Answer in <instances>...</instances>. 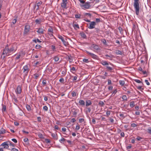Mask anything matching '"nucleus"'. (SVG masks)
Wrapping results in <instances>:
<instances>
[{
  "instance_id": "nucleus-41",
  "label": "nucleus",
  "mask_w": 151,
  "mask_h": 151,
  "mask_svg": "<svg viewBox=\"0 0 151 151\" xmlns=\"http://www.w3.org/2000/svg\"><path fill=\"white\" fill-rule=\"evenodd\" d=\"M101 41L105 45H106V42L105 39H103L101 40Z\"/></svg>"
},
{
  "instance_id": "nucleus-27",
  "label": "nucleus",
  "mask_w": 151,
  "mask_h": 151,
  "mask_svg": "<svg viewBox=\"0 0 151 151\" xmlns=\"http://www.w3.org/2000/svg\"><path fill=\"white\" fill-rule=\"evenodd\" d=\"M61 6L62 7L65 8L66 6V3L65 2H63V3L61 4Z\"/></svg>"
},
{
  "instance_id": "nucleus-5",
  "label": "nucleus",
  "mask_w": 151,
  "mask_h": 151,
  "mask_svg": "<svg viewBox=\"0 0 151 151\" xmlns=\"http://www.w3.org/2000/svg\"><path fill=\"white\" fill-rule=\"evenodd\" d=\"M23 72L25 73V75H27L29 71V68L27 65H26L23 67Z\"/></svg>"
},
{
  "instance_id": "nucleus-28",
  "label": "nucleus",
  "mask_w": 151,
  "mask_h": 151,
  "mask_svg": "<svg viewBox=\"0 0 151 151\" xmlns=\"http://www.w3.org/2000/svg\"><path fill=\"white\" fill-rule=\"evenodd\" d=\"M2 110L3 112L5 111H6V106L5 105H4L3 104H2Z\"/></svg>"
},
{
  "instance_id": "nucleus-2",
  "label": "nucleus",
  "mask_w": 151,
  "mask_h": 151,
  "mask_svg": "<svg viewBox=\"0 0 151 151\" xmlns=\"http://www.w3.org/2000/svg\"><path fill=\"white\" fill-rule=\"evenodd\" d=\"M58 37L63 42V44L65 46H67L68 45V42L65 41L64 39V38L62 36L59 35Z\"/></svg>"
},
{
  "instance_id": "nucleus-13",
  "label": "nucleus",
  "mask_w": 151,
  "mask_h": 151,
  "mask_svg": "<svg viewBox=\"0 0 151 151\" xmlns=\"http://www.w3.org/2000/svg\"><path fill=\"white\" fill-rule=\"evenodd\" d=\"M81 6L82 7H83L86 9H88L90 7V6H88V5L86 4H84L81 5Z\"/></svg>"
},
{
  "instance_id": "nucleus-36",
  "label": "nucleus",
  "mask_w": 151,
  "mask_h": 151,
  "mask_svg": "<svg viewBox=\"0 0 151 151\" xmlns=\"http://www.w3.org/2000/svg\"><path fill=\"white\" fill-rule=\"evenodd\" d=\"M71 94L73 97H75V96H76V93H75V92L74 91H73L71 92Z\"/></svg>"
},
{
  "instance_id": "nucleus-12",
  "label": "nucleus",
  "mask_w": 151,
  "mask_h": 151,
  "mask_svg": "<svg viewBox=\"0 0 151 151\" xmlns=\"http://www.w3.org/2000/svg\"><path fill=\"white\" fill-rule=\"evenodd\" d=\"M80 35L83 38L86 39L87 37L85 33L83 32H81L80 33Z\"/></svg>"
},
{
  "instance_id": "nucleus-18",
  "label": "nucleus",
  "mask_w": 151,
  "mask_h": 151,
  "mask_svg": "<svg viewBox=\"0 0 151 151\" xmlns=\"http://www.w3.org/2000/svg\"><path fill=\"white\" fill-rule=\"evenodd\" d=\"M92 47L94 49L98 50L99 49V48L98 46L96 45L93 44L92 45Z\"/></svg>"
},
{
  "instance_id": "nucleus-9",
  "label": "nucleus",
  "mask_w": 151,
  "mask_h": 151,
  "mask_svg": "<svg viewBox=\"0 0 151 151\" xmlns=\"http://www.w3.org/2000/svg\"><path fill=\"white\" fill-rule=\"evenodd\" d=\"M9 142H6L2 143L1 145V146H4V148H8L9 146V144L8 143Z\"/></svg>"
},
{
  "instance_id": "nucleus-20",
  "label": "nucleus",
  "mask_w": 151,
  "mask_h": 151,
  "mask_svg": "<svg viewBox=\"0 0 151 151\" xmlns=\"http://www.w3.org/2000/svg\"><path fill=\"white\" fill-rule=\"evenodd\" d=\"M80 104L82 106H84L85 105V101L83 100H80L79 101Z\"/></svg>"
},
{
  "instance_id": "nucleus-16",
  "label": "nucleus",
  "mask_w": 151,
  "mask_h": 151,
  "mask_svg": "<svg viewBox=\"0 0 151 151\" xmlns=\"http://www.w3.org/2000/svg\"><path fill=\"white\" fill-rule=\"evenodd\" d=\"M37 32L39 33H41V34H43L44 33V30L42 28H39Z\"/></svg>"
},
{
  "instance_id": "nucleus-42",
  "label": "nucleus",
  "mask_w": 151,
  "mask_h": 151,
  "mask_svg": "<svg viewBox=\"0 0 151 151\" xmlns=\"http://www.w3.org/2000/svg\"><path fill=\"white\" fill-rule=\"evenodd\" d=\"M34 75L35 77V78L36 79H37L39 76V75L37 73L34 74Z\"/></svg>"
},
{
  "instance_id": "nucleus-29",
  "label": "nucleus",
  "mask_w": 151,
  "mask_h": 151,
  "mask_svg": "<svg viewBox=\"0 0 151 151\" xmlns=\"http://www.w3.org/2000/svg\"><path fill=\"white\" fill-rule=\"evenodd\" d=\"M15 19L13 20L12 22V23L14 24H15L16 23V22L17 20V16L16 17L15 16Z\"/></svg>"
},
{
  "instance_id": "nucleus-7",
  "label": "nucleus",
  "mask_w": 151,
  "mask_h": 151,
  "mask_svg": "<svg viewBox=\"0 0 151 151\" xmlns=\"http://www.w3.org/2000/svg\"><path fill=\"white\" fill-rule=\"evenodd\" d=\"M96 23L95 22H92L90 24V25L88 28L90 29H92L95 28Z\"/></svg>"
},
{
  "instance_id": "nucleus-57",
  "label": "nucleus",
  "mask_w": 151,
  "mask_h": 151,
  "mask_svg": "<svg viewBox=\"0 0 151 151\" xmlns=\"http://www.w3.org/2000/svg\"><path fill=\"white\" fill-rule=\"evenodd\" d=\"M76 121V120L75 118H72L70 120V122L72 123H74Z\"/></svg>"
},
{
  "instance_id": "nucleus-44",
  "label": "nucleus",
  "mask_w": 151,
  "mask_h": 151,
  "mask_svg": "<svg viewBox=\"0 0 151 151\" xmlns=\"http://www.w3.org/2000/svg\"><path fill=\"white\" fill-rule=\"evenodd\" d=\"M122 98L124 100H125L126 101H127V97L126 95H123L122 96Z\"/></svg>"
},
{
  "instance_id": "nucleus-52",
  "label": "nucleus",
  "mask_w": 151,
  "mask_h": 151,
  "mask_svg": "<svg viewBox=\"0 0 151 151\" xmlns=\"http://www.w3.org/2000/svg\"><path fill=\"white\" fill-rule=\"evenodd\" d=\"M9 143V145L11 146H12L13 147H14V144L12 143V142H8Z\"/></svg>"
},
{
  "instance_id": "nucleus-49",
  "label": "nucleus",
  "mask_w": 151,
  "mask_h": 151,
  "mask_svg": "<svg viewBox=\"0 0 151 151\" xmlns=\"http://www.w3.org/2000/svg\"><path fill=\"white\" fill-rule=\"evenodd\" d=\"M64 79L63 78H61L60 80H59V81L61 83H63L64 82Z\"/></svg>"
},
{
  "instance_id": "nucleus-21",
  "label": "nucleus",
  "mask_w": 151,
  "mask_h": 151,
  "mask_svg": "<svg viewBox=\"0 0 151 151\" xmlns=\"http://www.w3.org/2000/svg\"><path fill=\"white\" fill-rule=\"evenodd\" d=\"M115 53L116 55H122V52L118 50H116Z\"/></svg>"
},
{
  "instance_id": "nucleus-48",
  "label": "nucleus",
  "mask_w": 151,
  "mask_h": 151,
  "mask_svg": "<svg viewBox=\"0 0 151 151\" xmlns=\"http://www.w3.org/2000/svg\"><path fill=\"white\" fill-rule=\"evenodd\" d=\"M43 109L45 111H47L48 110V107L46 106H44L43 107Z\"/></svg>"
},
{
  "instance_id": "nucleus-22",
  "label": "nucleus",
  "mask_w": 151,
  "mask_h": 151,
  "mask_svg": "<svg viewBox=\"0 0 151 151\" xmlns=\"http://www.w3.org/2000/svg\"><path fill=\"white\" fill-rule=\"evenodd\" d=\"M57 135L56 134H55L54 133H52L51 134V136L52 137L55 139L57 140L58 139V137H57Z\"/></svg>"
},
{
  "instance_id": "nucleus-63",
  "label": "nucleus",
  "mask_w": 151,
  "mask_h": 151,
  "mask_svg": "<svg viewBox=\"0 0 151 151\" xmlns=\"http://www.w3.org/2000/svg\"><path fill=\"white\" fill-rule=\"evenodd\" d=\"M118 29L121 33L122 31H123L122 28L120 27H119Z\"/></svg>"
},
{
  "instance_id": "nucleus-46",
  "label": "nucleus",
  "mask_w": 151,
  "mask_h": 151,
  "mask_svg": "<svg viewBox=\"0 0 151 151\" xmlns=\"http://www.w3.org/2000/svg\"><path fill=\"white\" fill-rule=\"evenodd\" d=\"M105 56L106 57H108L110 58H112L114 57V56L112 55H108V54H106Z\"/></svg>"
},
{
  "instance_id": "nucleus-62",
  "label": "nucleus",
  "mask_w": 151,
  "mask_h": 151,
  "mask_svg": "<svg viewBox=\"0 0 151 151\" xmlns=\"http://www.w3.org/2000/svg\"><path fill=\"white\" fill-rule=\"evenodd\" d=\"M119 116H120L122 117V119H124L125 117V116H124V114H120Z\"/></svg>"
},
{
  "instance_id": "nucleus-30",
  "label": "nucleus",
  "mask_w": 151,
  "mask_h": 151,
  "mask_svg": "<svg viewBox=\"0 0 151 151\" xmlns=\"http://www.w3.org/2000/svg\"><path fill=\"white\" fill-rule=\"evenodd\" d=\"M53 59L55 61L57 62L59 60V58L57 56H55L54 57Z\"/></svg>"
},
{
  "instance_id": "nucleus-8",
  "label": "nucleus",
  "mask_w": 151,
  "mask_h": 151,
  "mask_svg": "<svg viewBox=\"0 0 151 151\" xmlns=\"http://www.w3.org/2000/svg\"><path fill=\"white\" fill-rule=\"evenodd\" d=\"M42 3V2L41 1L37 3L36 4H35V8L37 10H39V6L41 5Z\"/></svg>"
},
{
  "instance_id": "nucleus-1",
  "label": "nucleus",
  "mask_w": 151,
  "mask_h": 151,
  "mask_svg": "<svg viewBox=\"0 0 151 151\" xmlns=\"http://www.w3.org/2000/svg\"><path fill=\"white\" fill-rule=\"evenodd\" d=\"M133 6L135 10V13L138 15L139 12V0H134Z\"/></svg>"
},
{
  "instance_id": "nucleus-15",
  "label": "nucleus",
  "mask_w": 151,
  "mask_h": 151,
  "mask_svg": "<svg viewBox=\"0 0 151 151\" xmlns=\"http://www.w3.org/2000/svg\"><path fill=\"white\" fill-rule=\"evenodd\" d=\"M92 104V102L91 101L89 100H87L86 101V106H88L90 105H91Z\"/></svg>"
},
{
  "instance_id": "nucleus-45",
  "label": "nucleus",
  "mask_w": 151,
  "mask_h": 151,
  "mask_svg": "<svg viewBox=\"0 0 151 151\" xmlns=\"http://www.w3.org/2000/svg\"><path fill=\"white\" fill-rule=\"evenodd\" d=\"M45 141L47 143H50V140L48 139H45Z\"/></svg>"
},
{
  "instance_id": "nucleus-37",
  "label": "nucleus",
  "mask_w": 151,
  "mask_h": 151,
  "mask_svg": "<svg viewBox=\"0 0 151 151\" xmlns=\"http://www.w3.org/2000/svg\"><path fill=\"white\" fill-rule=\"evenodd\" d=\"M81 14H77L75 15V17L76 18H80Z\"/></svg>"
},
{
  "instance_id": "nucleus-55",
  "label": "nucleus",
  "mask_w": 151,
  "mask_h": 151,
  "mask_svg": "<svg viewBox=\"0 0 151 151\" xmlns=\"http://www.w3.org/2000/svg\"><path fill=\"white\" fill-rule=\"evenodd\" d=\"M84 121V119L82 118L80 119H79V122L80 123H82Z\"/></svg>"
},
{
  "instance_id": "nucleus-11",
  "label": "nucleus",
  "mask_w": 151,
  "mask_h": 151,
  "mask_svg": "<svg viewBox=\"0 0 151 151\" xmlns=\"http://www.w3.org/2000/svg\"><path fill=\"white\" fill-rule=\"evenodd\" d=\"M22 92V88L20 85L18 86L17 88V93L20 94Z\"/></svg>"
},
{
  "instance_id": "nucleus-14",
  "label": "nucleus",
  "mask_w": 151,
  "mask_h": 151,
  "mask_svg": "<svg viewBox=\"0 0 151 151\" xmlns=\"http://www.w3.org/2000/svg\"><path fill=\"white\" fill-rule=\"evenodd\" d=\"M106 69L107 71H110V72H112V70H114L113 68L109 66H108V65H107L106 66Z\"/></svg>"
},
{
  "instance_id": "nucleus-34",
  "label": "nucleus",
  "mask_w": 151,
  "mask_h": 151,
  "mask_svg": "<svg viewBox=\"0 0 151 151\" xmlns=\"http://www.w3.org/2000/svg\"><path fill=\"white\" fill-rule=\"evenodd\" d=\"M68 59L70 63L73 61L72 57L71 56H68Z\"/></svg>"
},
{
  "instance_id": "nucleus-33",
  "label": "nucleus",
  "mask_w": 151,
  "mask_h": 151,
  "mask_svg": "<svg viewBox=\"0 0 151 151\" xmlns=\"http://www.w3.org/2000/svg\"><path fill=\"white\" fill-rule=\"evenodd\" d=\"M26 108L27 109V110L28 111H30L31 110V107L29 105L27 104L26 106Z\"/></svg>"
},
{
  "instance_id": "nucleus-53",
  "label": "nucleus",
  "mask_w": 151,
  "mask_h": 151,
  "mask_svg": "<svg viewBox=\"0 0 151 151\" xmlns=\"http://www.w3.org/2000/svg\"><path fill=\"white\" fill-rule=\"evenodd\" d=\"M134 81L137 83H142L139 80L135 79L134 80Z\"/></svg>"
},
{
  "instance_id": "nucleus-58",
  "label": "nucleus",
  "mask_w": 151,
  "mask_h": 151,
  "mask_svg": "<svg viewBox=\"0 0 151 151\" xmlns=\"http://www.w3.org/2000/svg\"><path fill=\"white\" fill-rule=\"evenodd\" d=\"M11 150V151H19L17 149L14 148H12Z\"/></svg>"
},
{
  "instance_id": "nucleus-19",
  "label": "nucleus",
  "mask_w": 151,
  "mask_h": 151,
  "mask_svg": "<svg viewBox=\"0 0 151 151\" xmlns=\"http://www.w3.org/2000/svg\"><path fill=\"white\" fill-rule=\"evenodd\" d=\"M101 63L103 65H108L109 64L108 62L102 60Z\"/></svg>"
},
{
  "instance_id": "nucleus-10",
  "label": "nucleus",
  "mask_w": 151,
  "mask_h": 151,
  "mask_svg": "<svg viewBox=\"0 0 151 151\" xmlns=\"http://www.w3.org/2000/svg\"><path fill=\"white\" fill-rule=\"evenodd\" d=\"M3 52L7 54L8 53H9V46L8 45H6L5 48L3 50Z\"/></svg>"
},
{
  "instance_id": "nucleus-23",
  "label": "nucleus",
  "mask_w": 151,
  "mask_h": 151,
  "mask_svg": "<svg viewBox=\"0 0 151 151\" xmlns=\"http://www.w3.org/2000/svg\"><path fill=\"white\" fill-rule=\"evenodd\" d=\"M14 47L12 46L11 48H10L9 49V53H10L14 51Z\"/></svg>"
},
{
  "instance_id": "nucleus-64",
  "label": "nucleus",
  "mask_w": 151,
  "mask_h": 151,
  "mask_svg": "<svg viewBox=\"0 0 151 151\" xmlns=\"http://www.w3.org/2000/svg\"><path fill=\"white\" fill-rule=\"evenodd\" d=\"M42 84L44 85H45L46 84V80H44L42 81Z\"/></svg>"
},
{
  "instance_id": "nucleus-26",
  "label": "nucleus",
  "mask_w": 151,
  "mask_h": 151,
  "mask_svg": "<svg viewBox=\"0 0 151 151\" xmlns=\"http://www.w3.org/2000/svg\"><path fill=\"white\" fill-rule=\"evenodd\" d=\"M66 140V139L62 137V138L59 140L60 142L62 143H64V142Z\"/></svg>"
},
{
  "instance_id": "nucleus-51",
  "label": "nucleus",
  "mask_w": 151,
  "mask_h": 151,
  "mask_svg": "<svg viewBox=\"0 0 151 151\" xmlns=\"http://www.w3.org/2000/svg\"><path fill=\"white\" fill-rule=\"evenodd\" d=\"M73 27L74 28L76 27L78 28V29L79 28V25L78 24H74L73 25Z\"/></svg>"
},
{
  "instance_id": "nucleus-38",
  "label": "nucleus",
  "mask_w": 151,
  "mask_h": 151,
  "mask_svg": "<svg viewBox=\"0 0 151 151\" xmlns=\"http://www.w3.org/2000/svg\"><path fill=\"white\" fill-rule=\"evenodd\" d=\"M119 82L120 84L122 86H123L124 84V81H120Z\"/></svg>"
},
{
  "instance_id": "nucleus-61",
  "label": "nucleus",
  "mask_w": 151,
  "mask_h": 151,
  "mask_svg": "<svg viewBox=\"0 0 151 151\" xmlns=\"http://www.w3.org/2000/svg\"><path fill=\"white\" fill-rule=\"evenodd\" d=\"M142 138L139 136H138L137 138H136V139L137 140L139 141L141 139H142Z\"/></svg>"
},
{
  "instance_id": "nucleus-24",
  "label": "nucleus",
  "mask_w": 151,
  "mask_h": 151,
  "mask_svg": "<svg viewBox=\"0 0 151 151\" xmlns=\"http://www.w3.org/2000/svg\"><path fill=\"white\" fill-rule=\"evenodd\" d=\"M6 56H7V54L3 52L1 54V58L3 60Z\"/></svg>"
},
{
  "instance_id": "nucleus-39",
  "label": "nucleus",
  "mask_w": 151,
  "mask_h": 151,
  "mask_svg": "<svg viewBox=\"0 0 151 151\" xmlns=\"http://www.w3.org/2000/svg\"><path fill=\"white\" fill-rule=\"evenodd\" d=\"M99 105L101 106H103V105H104V103L103 101H100L99 102Z\"/></svg>"
},
{
  "instance_id": "nucleus-59",
  "label": "nucleus",
  "mask_w": 151,
  "mask_h": 151,
  "mask_svg": "<svg viewBox=\"0 0 151 151\" xmlns=\"http://www.w3.org/2000/svg\"><path fill=\"white\" fill-rule=\"evenodd\" d=\"M83 61L85 63H88L89 62L88 60L86 59H84L83 60Z\"/></svg>"
},
{
  "instance_id": "nucleus-32",
  "label": "nucleus",
  "mask_w": 151,
  "mask_h": 151,
  "mask_svg": "<svg viewBox=\"0 0 151 151\" xmlns=\"http://www.w3.org/2000/svg\"><path fill=\"white\" fill-rule=\"evenodd\" d=\"M5 130L4 129H2L1 130H0V134H3L5 133Z\"/></svg>"
},
{
  "instance_id": "nucleus-47",
  "label": "nucleus",
  "mask_w": 151,
  "mask_h": 151,
  "mask_svg": "<svg viewBox=\"0 0 151 151\" xmlns=\"http://www.w3.org/2000/svg\"><path fill=\"white\" fill-rule=\"evenodd\" d=\"M148 132L150 134H151V127H149L147 130Z\"/></svg>"
},
{
  "instance_id": "nucleus-31",
  "label": "nucleus",
  "mask_w": 151,
  "mask_h": 151,
  "mask_svg": "<svg viewBox=\"0 0 151 151\" xmlns=\"http://www.w3.org/2000/svg\"><path fill=\"white\" fill-rule=\"evenodd\" d=\"M130 106L132 107H134L135 106L134 102V101L131 102L130 104Z\"/></svg>"
},
{
  "instance_id": "nucleus-40",
  "label": "nucleus",
  "mask_w": 151,
  "mask_h": 151,
  "mask_svg": "<svg viewBox=\"0 0 151 151\" xmlns=\"http://www.w3.org/2000/svg\"><path fill=\"white\" fill-rule=\"evenodd\" d=\"M42 47L40 45H37L35 46V48L37 49H39L41 47Z\"/></svg>"
},
{
  "instance_id": "nucleus-17",
  "label": "nucleus",
  "mask_w": 151,
  "mask_h": 151,
  "mask_svg": "<svg viewBox=\"0 0 151 151\" xmlns=\"http://www.w3.org/2000/svg\"><path fill=\"white\" fill-rule=\"evenodd\" d=\"M42 20L41 19H37L35 20V22L36 24H40L41 22H42Z\"/></svg>"
},
{
  "instance_id": "nucleus-60",
  "label": "nucleus",
  "mask_w": 151,
  "mask_h": 151,
  "mask_svg": "<svg viewBox=\"0 0 151 151\" xmlns=\"http://www.w3.org/2000/svg\"><path fill=\"white\" fill-rule=\"evenodd\" d=\"M12 141L14 142L15 143H17V140L15 139H12Z\"/></svg>"
},
{
  "instance_id": "nucleus-35",
  "label": "nucleus",
  "mask_w": 151,
  "mask_h": 151,
  "mask_svg": "<svg viewBox=\"0 0 151 151\" xmlns=\"http://www.w3.org/2000/svg\"><path fill=\"white\" fill-rule=\"evenodd\" d=\"M46 70L47 71H48L49 73H50L52 71V69L51 68H48L46 69Z\"/></svg>"
},
{
  "instance_id": "nucleus-3",
  "label": "nucleus",
  "mask_w": 151,
  "mask_h": 151,
  "mask_svg": "<svg viewBox=\"0 0 151 151\" xmlns=\"http://www.w3.org/2000/svg\"><path fill=\"white\" fill-rule=\"evenodd\" d=\"M86 52L88 55H90L91 57L92 58L96 60H98L99 59V58L97 55L93 54V53L87 51H86Z\"/></svg>"
},
{
  "instance_id": "nucleus-6",
  "label": "nucleus",
  "mask_w": 151,
  "mask_h": 151,
  "mask_svg": "<svg viewBox=\"0 0 151 151\" xmlns=\"http://www.w3.org/2000/svg\"><path fill=\"white\" fill-rule=\"evenodd\" d=\"M79 110L78 109H75V108H73L72 109V111L73 112V116L76 117L78 112Z\"/></svg>"
},
{
  "instance_id": "nucleus-50",
  "label": "nucleus",
  "mask_w": 151,
  "mask_h": 151,
  "mask_svg": "<svg viewBox=\"0 0 151 151\" xmlns=\"http://www.w3.org/2000/svg\"><path fill=\"white\" fill-rule=\"evenodd\" d=\"M13 99L15 102L17 103L18 102L17 98L15 96L13 97Z\"/></svg>"
},
{
  "instance_id": "nucleus-25",
  "label": "nucleus",
  "mask_w": 151,
  "mask_h": 151,
  "mask_svg": "<svg viewBox=\"0 0 151 151\" xmlns=\"http://www.w3.org/2000/svg\"><path fill=\"white\" fill-rule=\"evenodd\" d=\"M48 32H50L51 33V35L52 36H53L52 33H53V29L51 27H50L48 29Z\"/></svg>"
},
{
  "instance_id": "nucleus-43",
  "label": "nucleus",
  "mask_w": 151,
  "mask_h": 151,
  "mask_svg": "<svg viewBox=\"0 0 151 151\" xmlns=\"http://www.w3.org/2000/svg\"><path fill=\"white\" fill-rule=\"evenodd\" d=\"M38 137L40 138H44V137H43V135L41 134V133H40L38 134Z\"/></svg>"
},
{
  "instance_id": "nucleus-54",
  "label": "nucleus",
  "mask_w": 151,
  "mask_h": 151,
  "mask_svg": "<svg viewBox=\"0 0 151 151\" xmlns=\"http://www.w3.org/2000/svg\"><path fill=\"white\" fill-rule=\"evenodd\" d=\"M137 125L135 123H132L131 124V126L133 127H137Z\"/></svg>"
},
{
  "instance_id": "nucleus-4",
  "label": "nucleus",
  "mask_w": 151,
  "mask_h": 151,
  "mask_svg": "<svg viewBox=\"0 0 151 151\" xmlns=\"http://www.w3.org/2000/svg\"><path fill=\"white\" fill-rule=\"evenodd\" d=\"M30 26L29 24H26L25 25L24 33V34H27L29 31Z\"/></svg>"
},
{
  "instance_id": "nucleus-56",
  "label": "nucleus",
  "mask_w": 151,
  "mask_h": 151,
  "mask_svg": "<svg viewBox=\"0 0 151 151\" xmlns=\"http://www.w3.org/2000/svg\"><path fill=\"white\" fill-rule=\"evenodd\" d=\"M85 15L86 16L88 15L90 18H91V14L89 13H86Z\"/></svg>"
}]
</instances>
